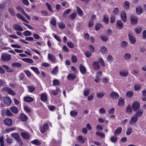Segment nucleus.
Returning <instances> with one entry per match:
<instances>
[{
	"mask_svg": "<svg viewBox=\"0 0 146 146\" xmlns=\"http://www.w3.org/2000/svg\"><path fill=\"white\" fill-rule=\"evenodd\" d=\"M143 9L140 6H137L136 8V11L138 15H141L143 12L144 10H146V5L144 4L143 6Z\"/></svg>",
	"mask_w": 146,
	"mask_h": 146,
	"instance_id": "nucleus-1",
	"label": "nucleus"
},
{
	"mask_svg": "<svg viewBox=\"0 0 146 146\" xmlns=\"http://www.w3.org/2000/svg\"><path fill=\"white\" fill-rule=\"evenodd\" d=\"M16 9L19 11L21 12L29 20H30V16L25 12L24 10L22 7L18 6L16 7Z\"/></svg>",
	"mask_w": 146,
	"mask_h": 146,
	"instance_id": "nucleus-2",
	"label": "nucleus"
},
{
	"mask_svg": "<svg viewBox=\"0 0 146 146\" xmlns=\"http://www.w3.org/2000/svg\"><path fill=\"white\" fill-rule=\"evenodd\" d=\"M2 91L6 92L8 94L11 95H15V93L13 90L7 87L3 88L2 89Z\"/></svg>",
	"mask_w": 146,
	"mask_h": 146,
	"instance_id": "nucleus-3",
	"label": "nucleus"
},
{
	"mask_svg": "<svg viewBox=\"0 0 146 146\" xmlns=\"http://www.w3.org/2000/svg\"><path fill=\"white\" fill-rule=\"evenodd\" d=\"M11 58V55L6 53L3 54L1 56V59L3 61H8Z\"/></svg>",
	"mask_w": 146,
	"mask_h": 146,
	"instance_id": "nucleus-4",
	"label": "nucleus"
},
{
	"mask_svg": "<svg viewBox=\"0 0 146 146\" xmlns=\"http://www.w3.org/2000/svg\"><path fill=\"white\" fill-rule=\"evenodd\" d=\"M129 40L130 43L132 44H134L136 42V39L135 37H133L131 32H129L128 34Z\"/></svg>",
	"mask_w": 146,
	"mask_h": 146,
	"instance_id": "nucleus-5",
	"label": "nucleus"
},
{
	"mask_svg": "<svg viewBox=\"0 0 146 146\" xmlns=\"http://www.w3.org/2000/svg\"><path fill=\"white\" fill-rule=\"evenodd\" d=\"M48 58L51 61L52 63H55L57 61L54 56L51 54L49 53L48 55Z\"/></svg>",
	"mask_w": 146,
	"mask_h": 146,
	"instance_id": "nucleus-6",
	"label": "nucleus"
},
{
	"mask_svg": "<svg viewBox=\"0 0 146 146\" xmlns=\"http://www.w3.org/2000/svg\"><path fill=\"white\" fill-rule=\"evenodd\" d=\"M132 107L133 110L135 111L139 109L140 107V104L138 102H135L133 103Z\"/></svg>",
	"mask_w": 146,
	"mask_h": 146,
	"instance_id": "nucleus-7",
	"label": "nucleus"
},
{
	"mask_svg": "<svg viewBox=\"0 0 146 146\" xmlns=\"http://www.w3.org/2000/svg\"><path fill=\"white\" fill-rule=\"evenodd\" d=\"M138 118L135 115L133 116L130 121V123L131 125H134L137 121Z\"/></svg>",
	"mask_w": 146,
	"mask_h": 146,
	"instance_id": "nucleus-8",
	"label": "nucleus"
},
{
	"mask_svg": "<svg viewBox=\"0 0 146 146\" xmlns=\"http://www.w3.org/2000/svg\"><path fill=\"white\" fill-rule=\"evenodd\" d=\"M131 21L133 24H136L138 22V19L136 17L131 15Z\"/></svg>",
	"mask_w": 146,
	"mask_h": 146,
	"instance_id": "nucleus-9",
	"label": "nucleus"
},
{
	"mask_svg": "<svg viewBox=\"0 0 146 146\" xmlns=\"http://www.w3.org/2000/svg\"><path fill=\"white\" fill-rule=\"evenodd\" d=\"M121 19L124 22L126 21V13L124 11H122L121 13Z\"/></svg>",
	"mask_w": 146,
	"mask_h": 146,
	"instance_id": "nucleus-10",
	"label": "nucleus"
},
{
	"mask_svg": "<svg viewBox=\"0 0 146 146\" xmlns=\"http://www.w3.org/2000/svg\"><path fill=\"white\" fill-rule=\"evenodd\" d=\"M21 135L23 138L26 139H29L30 137L29 134L26 132L21 133Z\"/></svg>",
	"mask_w": 146,
	"mask_h": 146,
	"instance_id": "nucleus-11",
	"label": "nucleus"
},
{
	"mask_svg": "<svg viewBox=\"0 0 146 146\" xmlns=\"http://www.w3.org/2000/svg\"><path fill=\"white\" fill-rule=\"evenodd\" d=\"M123 23L121 21L118 20L117 21L116 24V27L117 28L121 29L123 28Z\"/></svg>",
	"mask_w": 146,
	"mask_h": 146,
	"instance_id": "nucleus-12",
	"label": "nucleus"
},
{
	"mask_svg": "<svg viewBox=\"0 0 146 146\" xmlns=\"http://www.w3.org/2000/svg\"><path fill=\"white\" fill-rule=\"evenodd\" d=\"M48 125L46 124H45L44 125L43 127H40V131L42 133H44L48 129Z\"/></svg>",
	"mask_w": 146,
	"mask_h": 146,
	"instance_id": "nucleus-13",
	"label": "nucleus"
},
{
	"mask_svg": "<svg viewBox=\"0 0 146 146\" xmlns=\"http://www.w3.org/2000/svg\"><path fill=\"white\" fill-rule=\"evenodd\" d=\"M110 96L111 98L113 99L118 98L119 97L118 94L114 92H111Z\"/></svg>",
	"mask_w": 146,
	"mask_h": 146,
	"instance_id": "nucleus-14",
	"label": "nucleus"
},
{
	"mask_svg": "<svg viewBox=\"0 0 146 146\" xmlns=\"http://www.w3.org/2000/svg\"><path fill=\"white\" fill-rule=\"evenodd\" d=\"M16 15L17 17L19 19L25 22L26 23H28L29 21H27L20 13H18Z\"/></svg>",
	"mask_w": 146,
	"mask_h": 146,
	"instance_id": "nucleus-15",
	"label": "nucleus"
},
{
	"mask_svg": "<svg viewBox=\"0 0 146 146\" xmlns=\"http://www.w3.org/2000/svg\"><path fill=\"white\" fill-rule=\"evenodd\" d=\"M4 123L6 125L10 126L12 124V120L10 118H7L5 120Z\"/></svg>",
	"mask_w": 146,
	"mask_h": 146,
	"instance_id": "nucleus-16",
	"label": "nucleus"
},
{
	"mask_svg": "<svg viewBox=\"0 0 146 146\" xmlns=\"http://www.w3.org/2000/svg\"><path fill=\"white\" fill-rule=\"evenodd\" d=\"M13 28L15 30H18L20 31H23V29L21 27L17 24H15L13 25Z\"/></svg>",
	"mask_w": 146,
	"mask_h": 146,
	"instance_id": "nucleus-17",
	"label": "nucleus"
},
{
	"mask_svg": "<svg viewBox=\"0 0 146 146\" xmlns=\"http://www.w3.org/2000/svg\"><path fill=\"white\" fill-rule=\"evenodd\" d=\"M4 101L7 105H9L11 103V100L9 97H6L4 98Z\"/></svg>",
	"mask_w": 146,
	"mask_h": 146,
	"instance_id": "nucleus-18",
	"label": "nucleus"
},
{
	"mask_svg": "<svg viewBox=\"0 0 146 146\" xmlns=\"http://www.w3.org/2000/svg\"><path fill=\"white\" fill-rule=\"evenodd\" d=\"M128 74V72L127 70H121L119 72V75L122 77H126Z\"/></svg>",
	"mask_w": 146,
	"mask_h": 146,
	"instance_id": "nucleus-19",
	"label": "nucleus"
},
{
	"mask_svg": "<svg viewBox=\"0 0 146 146\" xmlns=\"http://www.w3.org/2000/svg\"><path fill=\"white\" fill-rule=\"evenodd\" d=\"M143 111L142 110L140 109L137 111L134 115L138 118V117L141 116L143 113Z\"/></svg>",
	"mask_w": 146,
	"mask_h": 146,
	"instance_id": "nucleus-20",
	"label": "nucleus"
},
{
	"mask_svg": "<svg viewBox=\"0 0 146 146\" xmlns=\"http://www.w3.org/2000/svg\"><path fill=\"white\" fill-rule=\"evenodd\" d=\"M40 98L41 100L44 102H46L47 100V97L46 94L43 93L40 95Z\"/></svg>",
	"mask_w": 146,
	"mask_h": 146,
	"instance_id": "nucleus-21",
	"label": "nucleus"
},
{
	"mask_svg": "<svg viewBox=\"0 0 146 146\" xmlns=\"http://www.w3.org/2000/svg\"><path fill=\"white\" fill-rule=\"evenodd\" d=\"M80 70L81 73L83 74H85L86 72V69L85 67L82 65H80Z\"/></svg>",
	"mask_w": 146,
	"mask_h": 146,
	"instance_id": "nucleus-22",
	"label": "nucleus"
},
{
	"mask_svg": "<svg viewBox=\"0 0 146 146\" xmlns=\"http://www.w3.org/2000/svg\"><path fill=\"white\" fill-rule=\"evenodd\" d=\"M11 136L16 140L20 138L19 135L18 133H13L11 134Z\"/></svg>",
	"mask_w": 146,
	"mask_h": 146,
	"instance_id": "nucleus-23",
	"label": "nucleus"
},
{
	"mask_svg": "<svg viewBox=\"0 0 146 146\" xmlns=\"http://www.w3.org/2000/svg\"><path fill=\"white\" fill-rule=\"evenodd\" d=\"M143 97L142 100L144 101H146V88L143 90L142 92Z\"/></svg>",
	"mask_w": 146,
	"mask_h": 146,
	"instance_id": "nucleus-24",
	"label": "nucleus"
},
{
	"mask_svg": "<svg viewBox=\"0 0 146 146\" xmlns=\"http://www.w3.org/2000/svg\"><path fill=\"white\" fill-rule=\"evenodd\" d=\"M93 67L96 69L98 70L100 68V64L98 62L95 61L93 63Z\"/></svg>",
	"mask_w": 146,
	"mask_h": 146,
	"instance_id": "nucleus-25",
	"label": "nucleus"
},
{
	"mask_svg": "<svg viewBox=\"0 0 146 146\" xmlns=\"http://www.w3.org/2000/svg\"><path fill=\"white\" fill-rule=\"evenodd\" d=\"M100 51L102 54H106L108 52V50L106 47L105 46H102L100 49Z\"/></svg>",
	"mask_w": 146,
	"mask_h": 146,
	"instance_id": "nucleus-26",
	"label": "nucleus"
},
{
	"mask_svg": "<svg viewBox=\"0 0 146 146\" xmlns=\"http://www.w3.org/2000/svg\"><path fill=\"white\" fill-rule=\"evenodd\" d=\"M125 103L124 99L123 98H120L119 100L118 105L119 106L123 105Z\"/></svg>",
	"mask_w": 146,
	"mask_h": 146,
	"instance_id": "nucleus-27",
	"label": "nucleus"
},
{
	"mask_svg": "<svg viewBox=\"0 0 146 146\" xmlns=\"http://www.w3.org/2000/svg\"><path fill=\"white\" fill-rule=\"evenodd\" d=\"M124 58L127 60H129L131 58V55L130 53H126L124 55Z\"/></svg>",
	"mask_w": 146,
	"mask_h": 146,
	"instance_id": "nucleus-28",
	"label": "nucleus"
},
{
	"mask_svg": "<svg viewBox=\"0 0 146 146\" xmlns=\"http://www.w3.org/2000/svg\"><path fill=\"white\" fill-rule=\"evenodd\" d=\"M123 7L125 9H128L129 7V3L127 1H125L123 5Z\"/></svg>",
	"mask_w": 146,
	"mask_h": 146,
	"instance_id": "nucleus-29",
	"label": "nucleus"
},
{
	"mask_svg": "<svg viewBox=\"0 0 146 146\" xmlns=\"http://www.w3.org/2000/svg\"><path fill=\"white\" fill-rule=\"evenodd\" d=\"M76 76L72 74H69L67 76V79L69 80H72L76 78Z\"/></svg>",
	"mask_w": 146,
	"mask_h": 146,
	"instance_id": "nucleus-30",
	"label": "nucleus"
},
{
	"mask_svg": "<svg viewBox=\"0 0 146 146\" xmlns=\"http://www.w3.org/2000/svg\"><path fill=\"white\" fill-rule=\"evenodd\" d=\"M122 128L121 127H119L116 130L114 133V135L117 136L120 134Z\"/></svg>",
	"mask_w": 146,
	"mask_h": 146,
	"instance_id": "nucleus-31",
	"label": "nucleus"
},
{
	"mask_svg": "<svg viewBox=\"0 0 146 146\" xmlns=\"http://www.w3.org/2000/svg\"><path fill=\"white\" fill-rule=\"evenodd\" d=\"M24 101L27 102H31L33 101V99L29 96L25 97L24 98Z\"/></svg>",
	"mask_w": 146,
	"mask_h": 146,
	"instance_id": "nucleus-32",
	"label": "nucleus"
},
{
	"mask_svg": "<svg viewBox=\"0 0 146 146\" xmlns=\"http://www.w3.org/2000/svg\"><path fill=\"white\" fill-rule=\"evenodd\" d=\"M22 60L25 62L30 63H32L33 62V60L29 58H23L22 59Z\"/></svg>",
	"mask_w": 146,
	"mask_h": 146,
	"instance_id": "nucleus-33",
	"label": "nucleus"
},
{
	"mask_svg": "<svg viewBox=\"0 0 146 146\" xmlns=\"http://www.w3.org/2000/svg\"><path fill=\"white\" fill-rule=\"evenodd\" d=\"M58 72V66L55 67L53 70L51 72L52 74L55 75L57 74Z\"/></svg>",
	"mask_w": 146,
	"mask_h": 146,
	"instance_id": "nucleus-34",
	"label": "nucleus"
},
{
	"mask_svg": "<svg viewBox=\"0 0 146 146\" xmlns=\"http://www.w3.org/2000/svg\"><path fill=\"white\" fill-rule=\"evenodd\" d=\"M31 143L34 145H40L41 143V142L38 139H35L33 141H31Z\"/></svg>",
	"mask_w": 146,
	"mask_h": 146,
	"instance_id": "nucleus-35",
	"label": "nucleus"
},
{
	"mask_svg": "<svg viewBox=\"0 0 146 146\" xmlns=\"http://www.w3.org/2000/svg\"><path fill=\"white\" fill-rule=\"evenodd\" d=\"M60 91V89L58 88H56V90H51L50 91V92L54 95H56Z\"/></svg>",
	"mask_w": 146,
	"mask_h": 146,
	"instance_id": "nucleus-36",
	"label": "nucleus"
},
{
	"mask_svg": "<svg viewBox=\"0 0 146 146\" xmlns=\"http://www.w3.org/2000/svg\"><path fill=\"white\" fill-rule=\"evenodd\" d=\"M97 97L98 98H101L105 95V93L103 92H98L96 93Z\"/></svg>",
	"mask_w": 146,
	"mask_h": 146,
	"instance_id": "nucleus-37",
	"label": "nucleus"
},
{
	"mask_svg": "<svg viewBox=\"0 0 146 146\" xmlns=\"http://www.w3.org/2000/svg\"><path fill=\"white\" fill-rule=\"evenodd\" d=\"M20 119L22 121H25L27 120V117L25 115L22 114L21 115Z\"/></svg>",
	"mask_w": 146,
	"mask_h": 146,
	"instance_id": "nucleus-38",
	"label": "nucleus"
},
{
	"mask_svg": "<svg viewBox=\"0 0 146 146\" xmlns=\"http://www.w3.org/2000/svg\"><path fill=\"white\" fill-rule=\"evenodd\" d=\"M78 139L79 141L81 143H83L84 142L85 140H87L86 138L83 137L82 136H80L78 137Z\"/></svg>",
	"mask_w": 146,
	"mask_h": 146,
	"instance_id": "nucleus-39",
	"label": "nucleus"
},
{
	"mask_svg": "<svg viewBox=\"0 0 146 146\" xmlns=\"http://www.w3.org/2000/svg\"><path fill=\"white\" fill-rule=\"evenodd\" d=\"M10 110L12 112L15 113H17L19 112L18 109L15 106L11 107Z\"/></svg>",
	"mask_w": 146,
	"mask_h": 146,
	"instance_id": "nucleus-40",
	"label": "nucleus"
},
{
	"mask_svg": "<svg viewBox=\"0 0 146 146\" xmlns=\"http://www.w3.org/2000/svg\"><path fill=\"white\" fill-rule=\"evenodd\" d=\"M31 68L38 75L40 74V72L38 68L34 67H31Z\"/></svg>",
	"mask_w": 146,
	"mask_h": 146,
	"instance_id": "nucleus-41",
	"label": "nucleus"
},
{
	"mask_svg": "<svg viewBox=\"0 0 146 146\" xmlns=\"http://www.w3.org/2000/svg\"><path fill=\"white\" fill-rule=\"evenodd\" d=\"M127 45V42L126 41H122L121 44V47L122 48H126Z\"/></svg>",
	"mask_w": 146,
	"mask_h": 146,
	"instance_id": "nucleus-42",
	"label": "nucleus"
},
{
	"mask_svg": "<svg viewBox=\"0 0 146 146\" xmlns=\"http://www.w3.org/2000/svg\"><path fill=\"white\" fill-rule=\"evenodd\" d=\"M135 30L136 33L138 34L141 31L142 28L141 27H137L135 28Z\"/></svg>",
	"mask_w": 146,
	"mask_h": 146,
	"instance_id": "nucleus-43",
	"label": "nucleus"
},
{
	"mask_svg": "<svg viewBox=\"0 0 146 146\" xmlns=\"http://www.w3.org/2000/svg\"><path fill=\"white\" fill-rule=\"evenodd\" d=\"M50 23L54 26H55L56 25V21L54 17H53L52 18L50 21Z\"/></svg>",
	"mask_w": 146,
	"mask_h": 146,
	"instance_id": "nucleus-44",
	"label": "nucleus"
},
{
	"mask_svg": "<svg viewBox=\"0 0 146 146\" xmlns=\"http://www.w3.org/2000/svg\"><path fill=\"white\" fill-rule=\"evenodd\" d=\"M114 135L112 136L110 138L111 141L112 143L115 142L117 140V137Z\"/></svg>",
	"mask_w": 146,
	"mask_h": 146,
	"instance_id": "nucleus-45",
	"label": "nucleus"
},
{
	"mask_svg": "<svg viewBox=\"0 0 146 146\" xmlns=\"http://www.w3.org/2000/svg\"><path fill=\"white\" fill-rule=\"evenodd\" d=\"M76 9L79 15L80 16H82L83 14L82 11L81 10L80 8L78 7H77Z\"/></svg>",
	"mask_w": 146,
	"mask_h": 146,
	"instance_id": "nucleus-46",
	"label": "nucleus"
},
{
	"mask_svg": "<svg viewBox=\"0 0 146 146\" xmlns=\"http://www.w3.org/2000/svg\"><path fill=\"white\" fill-rule=\"evenodd\" d=\"M133 92L130 91L127 92L126 93V96L128 98H131L133 95Z\"/></svg>",
	"mask_w": 146,
	"mask_h": 146,
	"instance_id": "nucleus-47",
	"label": "nucleus"
},
{
	"mask_svg": "<svg viewBox=\"0 0 146 146\" xmlns=\"http://www.w3.org/2000/svg\"><path fill=\"white\" fill-rule=\"evenodd\" d=\"M103 21L106 24L108 23L109 21V19L107 15H105L104 16L103 19Z\"/></svg>",
	"mask_w": 146,
	"mask_h": 146,
	"instance_id": "nucleus-48",
	"label": "nucleus"
},
{
	"mask_svg": "<svg viewBox=\"0 0 146 146\" xmlns=\"http://www.w3.org/2000/svg\"><path fill=\"white\" fill-rule=\"evenodd\" d=\"M78 112L76 110H72L70 112V115L71 116H74L76 115Z\"/></svg>",
	"mask_w": 146,
	"mask_h": 146,
	"instance_id": "nucleus-49",
	"label": "nucleus"
},
{
	"mask_svg": "<svg viewBox=\"0 0 146 146\" xmlns=\"http://www.w3.org/2000/svg\"><path fill=\"white\" fill-rule=\"evenodd\" d=\"M96 134L99 137H101L103 138L104 137L105 135L104 133L100 132L97 131L96 132Z\"/></svg>",
	"mask_w": 146,
	"mask_h": 146,
	"instance_id": "nucleus-50",
	"label": "nucleus"
},
{
	"mask_svg": "<svg viewBox=\"0 0 146 146\" xmlns=\"http://www.w3.org/2000/svg\"><path fill=\"white\" fill-rule=\"evenodd\" d=\"M102 26V25L100 23H97L95 26V29L97 31L99 30Z\"/></svg>",
	"mask_w": 146,
	"mask_h": 146,
	"instance_id": "nucleus-51",
	"label": "nucleus"
},
{
	"mask_svg": "<svg viewBox=\"0 0 146 146\" xmlns=\"http://www.w3.org/2000/svg\"><path fill=\"white\" fill-rule=\"evenodd\" d=\"M101 38L103 41L106 42L108 40V37L107 36L102 35L101 36Z\"/></svg>",
	"mask_w": 146,
	"mask_h": 146,
	"instance_id": "nucleus-52",
	"label": "nucleus"
},
{
	"mask_svg": "<svg viewBox=\"0 0 146 146\" xmlns=\"http://www.w3.org/2000/svg\"><path fill=\"white\" fill-rule=\"evenodd\" d=\"M141 88V86L139 84H135L134 86V90L135 91L138 90Z\"/></svg>",
	"mask_w": 146,
	"mask_h": 146,
	"instance_id": "nucleus-53",
	"label": "nucleus"
},
{
	"mask_svg": "<svg viewBox=\"0 0 146 146\" xmlns=\"http://www.w3.org/2000/svg\"><path fill=\"white\" fill-rule=\"evenodd\" d=\"M9 11L10 14L12 16H13L15 15V13L13 9L10 8L9 9Z\"/></svg>",
	"mask_w": 146,
	"mask_h": 146,
	"instance_id": "nucleus-54",
	"label": "nucleus"
},
{
	"mask_svg": "<svg viewBox=\"0 0 146 146\" xmlns=\"http://www.w3.org/2000/svg\"><path fill=\"white\" fill-rule=\"evenodd\" d=\"M23 34L25 36H29L31 35V33L28 31H27L24 32Z\"/></svg>",
	"mask_w": 146,
	"mask_h": 146,
	"instance_id": "nucleus-55",
	"label": "nucleus"
},
{
	"mask_svg": "<svg viewBox=\"0 0 146 146\" xmlns=\"http://www.w3.org/2000/svg\"><path fill=\"white\" fill-rule=\"evenodd\" d=\"M126 111L128 113H131L132 112V109L130 105H128L126 109Z\"/></svg>",
	"mask_w": 146,
	"mask_h": 146,
	"instance_id": "nucleus-56",
	"label": "nucleus"
},
{
	"mask_svg": "<svg viewBox=\"0 0 146 146\" xmlns=\"http://www.w3.org/2000/svg\"><path fill=\"white\" fill-rule=\"evenodd\" d=\"M67 45L70 48H72L74 46L73 44L71 42H68L67 43Z\"/></svg>",
	"mask_w": 146,
	"mask_h": 146,
	"instance_id": "nucleus-57",
	"label": "nucleus"
},
{
	"mask_svg": "<svg viewBox=\"0 0 146 146\" xmlns=\"http://www.w3.org/2000/svg\"><path fill=\"white\" fill-rule=\"evenodd\" d=\"M53 85L54 86H58L59 84V81L56 79L54 80L53 81Z\"/></svg>",
	"mask_w": 146,
	"mask_h": 146,
	"instance_id": "nucleus-58",
	"label": "nucleus"
},
{
	"mask_svg": "<svg viewBox=\"0 0 146 146\" xmlns=\"http://www.w3.org/2000/svg\"><path fill=\"white\" fill-rule=\"evenodd\" d=\"M28 90L29 92H32L35 90V88L32 86H29L28 87Z\"/></svg>",
	"mask_w": 146,
	"mask_h": 146,
	"instance_id": "nucleus-59",
	"label": "nucleus"
},
{
	"mask_svg": "<svg viewBox=\"0 0 146 146\" xmlns=\"http://www.w3.org/2000/svg\"><path fill=\"white\" fill-rule=\"evenodd\" d=\"M2 66L8 72H11V70L9 68V67L5 65H3Z\"/></svg>",
	"mask_w": 146,
	"mask_h": 146,
	"instance_id": "nucleus-60",
	"label": "nucleus"
},
{
	"mask_svg": "<svg viewBox=\"0 0 146 146\" xmlns=\"http://www.w3.org/2000/svg\"><path fill=\"white\" fill-rule=\"evenodd\" d=\"M119 10L118 8L116 7L113 11V13L115 15H117L119 13Z\"/></svg>",
	"mask_w": 146,
	"mask_h": 146,
	"instance_id": "nucleus-61",
	"label": "nucleus"
},
{
	"mask_svg": "<svg viewBox=\"0 0 146 146\" xmlns=\"http://www.w3.org/2000/svg\"><path fill=\"white\" fill-rule=\"evenodd\" d=\"M76 13H74L70 15L69 17L71 19L73 20L76 17Z\"/></svg>",
	"mask_w": 146,
	"mask_h": 146,
	"instance_id": "nucleus-62",
	"label": "nucleus"
},
{
	"mask_svg": "<svg viewBox=\"0 0 146 146\" xmlns=\"http://www.w3.org/2000/svg\"><path fill=\"white\" fill-rule=\"evenodd\" d=\"M99 113L100 114H104L106 112L105 109L103 108H101L99 110Z\"/></svg>",
	"mask_w": 146,
	"mask_h": 146,
	"instance_id": "nucleus-63",
	"label": "nucleus"
},
{
	"mask_svg": "<svg viewBox=\"0 0 146 146\" xmlns=\"http://www.w3.org/2000/svg\"><path fill=\"white\" fill-rule=\"evenodd\" d=\"M89 93L90 90L88 89H86L84 91V94L85 96H87L89 94Z\"/></svg>",
	"mask_w": 146,
	"mask_h": 146,
	"instance_id": "nucleus-64",
	"label": "nucleus"
}]
</instances>
